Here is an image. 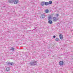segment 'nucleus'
I'll list each match as a JSON object with an SVG mask.
<instances>
[{"mask_svg": "<svg viewBox=\"0 0 73 73\" xmlns=\"http://www.w3.org/2000/svg\"><path fill=\"white\" fill-rule=\"evenodd\" d=\"M29 64L31 66H35L37 65V61L34 60L33 62H31L29 63Z\"/></svg>", "mask_w": 73, "mask_h": 73, "instance_id": "f257e3e1", "label": "nucleus"}, {"mask_svg": "<svg viewBox=\"0 0 73 73\" xmlns=\"http://www.w3.org/2000/svg\"><path fill=\"white\" fill-rule=\"evenodd\" d=\"M53 21H57L58 20V18H56V17H54L52 18Z\"/></svg>", "mask_w": 73, "mask_h": 73, "instance_id": "f03ea898", "label": "nucleus"}, {"mask_svg": "<svg viewBox=\"0 0 73 73\" xmlns=\"http://www.w3.org/2000/svg\"><path fill=\"white\" fill-rule=\"evenodd\" d=\"M45 17V14H43L41 15V16L40 17V18L42 19H44Z\"/></svg>", "mask_w": 73, "mask_h": 73, "instance_id": "7ed1b4c3", "label": "nucleus"}, {"mask_svg": "<svg viewBox=\"0 0 73 73\" xmlns=\"http://www.w3.org/2000/svg\"><path fill=\"white\" fill-rule=\"evenodd\" d=\"M59 64L60 66H61V65H63L64 64V62L62 61H60L59 62Z\"/></svg>", "mask_w": 73, "mask_h": 73, "instance_id": "20e7f679", "label": "nucleus"}, {"mask_svg": "<svg viewBox=\"0 0 73 73\" xmlns=\"http://www.w3.org/2000/svg\"><path fill=\"white\" fill-rule=\"evenodd\" d=\"M13 64L14 63L13 62H12L11 63V62H8L7 64L8 65H13Z\"/></svg>", "mask_w": 73, "mask_h": 73, "instance_id": "39448f33", "label": "nucleus"}, {"mask_svg": "<svg viewBox=\"0 0 73 73\" xmlns=\"http://www.w3.org/2000/svg\"><path fill=\"white\" fill-rule=\"evenodd\" d=\"M14 2L15 4H16L18 3V2H19V0H15Z\"/></svg>", "mask_w": 73, "mask_h": 73, "instance_id": "423d86ee", "label": "nucleus"}, {"mask_svg": "<svg viewBox=\"0 0 73 73\" xmlns=\"http://www.w3.org/2000/svg\"><path fill=\"white\" fill-rule=\"evenodd\" d=\"M15 0H9L8 2L9 3H12L13 2H14V1Z\"/></svg>", "mask_w": 73, "mask_h": 73, "instance_id": "0eeeda50", "label": "nucleus"}, {"mask_svg": "<svg viewBox=\"0 0 73 73\" xmlns=\"http://www.w3.org/2000/svg\"><path fill=\"white\" fill-rule=\"evenodd\" d=\"M59 37H60V38L61 39H62L63 38V36H62V35L61 34L60 35Z\"/></svg>", "mask_w": 73, "mask_h": 73, "instance_id": "6e6552de", "label": "nucleus"}, {"mask_svg": "<svg viewBox=\"0 0 73 73\" xmlns=\"http://www.w3.org/2000/svg\"><path fill=\"white\" fill-rule=\"evenodd\" d=\"M45 5V2H42L41 3V5L42 6H44Z\"/></svg>", "mask_w": 73, "mask_h": 73, "instance_id": "1a4fd4ad", "label": "nucleus"}, {"mask_svg": "<svg viewBox=\"0 0 73 73\" xmlns=\"http://www.w3.org/2000/svg\"><path fill=\"white\" fill-rule=\"evenodd\" d=\"M48 23L49 24H52V23H53V22H52V21L50 20L48 21Z\"/></svg>", "mask_w": 73, "mask_h": 73, "instance_id": "9d476101", "label": "nucleus"}, {"mask_svg": "<svg viewBox=\"0 0 73 73\" xmlns=\"http://www.w3.org/2000/svg\"><path fill=\"white\" fill-rule=\"evenodd\" d=\"M45 5H49V2H46L45 3Z\"/></svg>", "mask_w": 73, "mask_h": 73, "instance_id": "9b49d317", "label": "nucleus"}, {"mask_svg": "<svg viewBox=\"0 0 73 73\" xmlns=\"http://www.w3.org/2000/svg\"><path fill=\"white\" fill-rule=\"evenodd\" d=\"M10 70V68H9V67H7V68H6V70L7 72H8L9 70Z\"/></svg>", "mask_w": 73, "mask_h": 73, "instance_id": "f8f14e48", "label": "nucleus"}, {"mask_svg": "<svg viewBox=\"0 0 73 73\" xmlns=\"http://www.w3.org/2000/svg\"><path fill=\"white\" fill-rule=\"evenodd\" d=\"M45 13H49V10L46 9L45 10Z\"/></svg>", "mask_w": 73, "mask_h": 73, "instance_id": "ddd939ff", "label": "nucleus"}, {"mask_svg": "<svg viewBox=\"0 0 73 73\" xmlns=\"http://www.w3.org/2000/svg\"><path fill=\"white\" fill-rule=\"evenodd\" d=\"M11 50H12V51H15V49L14 48H13V47H11Z\"/></svg>", "mask_w": 73, "mask_h": 73, "instance_id": "4468645a", "label": "nucleus"}, {"mask_svg": "<svg viewBox=\"0 0 73 73\" xmlns=\"http://www.w3.org/2000/svg\"><path fill=\"white\" fill-rule=\"evenodd\" d=\"M52 19V17L51 16L49 17H48V20H51Z\"/></svg>", "mask_w": 73, "mask_h": 73, "instance_id": "2eb2a0df", "label": "nucleus"}, {"mask_svg": "<svg viewBox=\"0 0 73 73\" xmlns=\"http://www.w3.org/2000/svg\"><path fill=\"white\" fill-rule=\"evenodd\" d=\"M48 4H52V1H49Z\"/></svg>", "mask_w": 73, "mask_h": 73, "instance_id": "dca6fc26", "label": "nucleus"}, {"mask_svg": "<svg viewBox=\"0 0 73 73\" xmlns=\"http://www.w3.org/2000/svg\"><path fill=\"white\" fill-rule=\"evenodd\" d=\"M56 41H58V38H57L56 39Z\"/></svg>", "mask_w": 73, "mask_h": 73, "instance_id": "f3484780", "label": "nucleus"}, {"mask_svg": "<svg viewBox=\"0 0 73 73\" xmlns=\"http://www.w3.org/2000/svg\"><path fill=\"white\" fill-rule=\"evenodd\" d=\"M56 16H57V17H58V14H56Z\"/></svg>", "mask_w": 73, "mask_h": 73, "instance_id": "a211bd4d", "label": "nucleus"}, {"mask_svg": "<svg viewBox=\"0 0 73 73\" xmlns=\"http://www.w3.org/2000/svg\"><path fill=\"white\" fill-rule=\"evenodd\" d=\"M53 38H55V37H56V36L55 35H54L53 36Z\"/></svg>", "mask_w": 73, "mask_h": 73, "instance_id": "6ab92c4d", "label": "nucleus"}, {"mask_svg": "<svg viewBox=\"0 0 73 73\" xmlns=\"http://www.w3.org/2000/svg\"><path fill=\"white\" fill-rule=\"evenodd\" d=\"M52 57H54V56H52Z\"/></svg>", "mask_w": 73, "mask_h": 73, "instance_id": "aec40b11", "label": "nucleus"}]
</instances>
